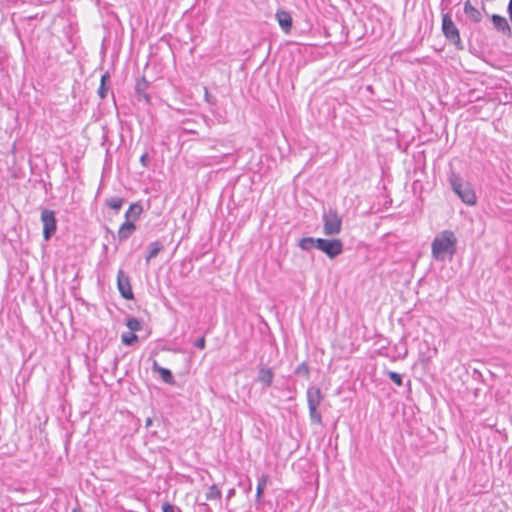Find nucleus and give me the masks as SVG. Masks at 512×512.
<instances>
[{
	"instance_id": "26",
	"label": "nucleus",
	"mask_w": 512,
	"mask_h": 512,
	"mask_svg": "<svg viewBox=\"0 0 512 512\" xmlns=\"http://www.w3.org/2000/svg\"><path fill=\"white\" fill-rule=\"evenodd\" d=\"M295 373L297 375H304V376H308L309 374V368L307 366L306 363H301L295 370Z\"/></svg>"
},
{
	"instance_id": "33",
	"label": "nucleus",
	"mask_w": 512,
	"mask_h": 512,
	"mask_svg": "<svg viewBox=\"0 0 512 512\" xmlns=\"http://www.w3.org/2000/svg\"><path fill=\"white\" fill-rule=\"evenodd\" d=\"M151 424H152V419L151 418H147L146 419V426L149 427Z\"/></svg>"
},
{
	"instance_id": "12",
	"label": "nucleus",
	"mask_w": 512,
	"mask_h": 512,
	"mask_svg": "<svg viewBox=\"0 0 512 512\" xmlns=\"http://www.w3.org/2000/svg\"><path fill=\"white\" fill-rule=\"evenodd\" d=\"M464 13L474 23H478L482 19L481 12L472 5L470 0L464 3Z\"/></svg>"
},
{
	"instance_id": "10",
	"label": "nucleus",
	"mask_w": 512,
	"mask_h": 512,
	"mask_svg": "<svg viewBox=\"0 0 512 512\" xmlns=\"http://www.w3.org/2000/svg\"><path fill=\"white\" fill-rule=\"evenodd\" d=\"M136 226L133 221H125L118 230V239L119 241H125L131 237V235L135 232Z\"/></svg>"
},
{
	"instance_id": "18",
	"label": "nucleus",
	"mask_w": 512,
	"mask_h": 512,
	"mask_svg": "<svg viewBox=\"0 0 512 512\" xmlns=\"http://www.w3.org/2000/svg\"><path fill=\"white\" fill-rule=\"evenodd\" d=\"M123 203H124V199L121 197H117V196L110 197L105 200V204L109 208H111L115 211H119L121 209Z\"/></svg>"
},
{
	"instance_id": "24",
	"label": "nucleus",
	"mask_w": 512,
	"mask_h": 512,
	"mask_svg": "<svg viewBox=\"0 0 512 512\" xmlns=\"http://www.w3.org/2000/svg\"><path fill=\"white\" fill-rule=\"evenodd\" d=\"M126 326L129 328L130 332L133 333L141 329V323L135 317L128 318L126 321Z\"/></svg>"
},
{
	"instance_id": "21",
	"label": "nucleus",
	"mask_w": 512,
	"mask_h": 512,
	"mask_svg": "<svg viewBox=\"0 0 512 512\" xmlns=\"http://www.w3.org/2000/svg\"><path fill=\"white\" fill-rule=\"evenodd\" d=\"M109 79H110V76H109L108 72L103 74L101 77V83H100V87L98 89V95L101 99H104L107 96L108 88L106 87V81H108Z\"/></svg>"
},
{
	"instance_id": "29",
	"label": "nucleus",
	"mask_w": 512,
	"mask_h": 512,
	"mask_svg": "<svg viewBox=\"0 0 512 512\" xmlns=\"http://www.w3.org/2000/svg\"><path fill=\"white\" fill-rule=\"evenodd\" d=\"M140 162H141V164H142L144 167H147V166H148L149 157H148V154H147V153H144L143 155H141V157H140Z\"/></svg>"
},
{
	"instance_id": "23",
	"label": "nucleus",
	"mask_w": 512,
	"mask_h": 512,
	"mask_svg": "<svg viewBox=\"0 0 512 512\" xmlns=\"http://www.w3.org/2000/svg\"><path fill=\"white\" fill-rule=\"evenodd\" d=\"M121 340L125 345H133L138 340V336L133 332H125L121 335Z\"/></svg>"
},
{
	"instance_id": "11",
	"label": "nucleus",
	"mask_w": 512,
	"mask_h": 512,
	"mask_svg": "<svg viewBox=\"0 0 512 512\" xmlns=\"http://www.w3.org/2000/svg\"><path fill=\"white\" fill-rule=\"evenodd\" d=\"M276 19L279 23V26L282 28L283 31L286 33L291 30L292 27V18L291 15L284 10H278L276 12Z\"/></svg>"
},
{
	"instance_id": "17",
	"label": "nucleus",
	"mask_w": 512,
	"mask_h": 512,
	"mask_svg": "<svg viewBox=\"0 0 512 512\" xmlns=\"http://www.w3.org/2000/svg\"><path fill=\"white\" fill-rule=\"evenodd\" d=\"M222 492L216 484L211 485L205 493V498L208 501L220 499Z\"/></svg>"
},
{
	"instance_id": "13",
	"label": "nucleus",
	"mask_w": 512,
	"mask_h": 512,
	"mask_svg": "<svg viewBox=\"0 0 512 512\" xmlns=\"http://www.w3.org/2000/svg\"><path fill=\"white\" fill-rule=\"evenodd\" d=\"M274 373L271 368L261 367L258 372V381L265 387L272 385Z\"/></svg>"
},
{
	"instance_id": "25",
	"label": "nucleus",
	"mask_w": 512,
	"mask_h": 512,
	"mask_svg": "<svg viewBox=\"0 0 512 512\" xmlns=\"http://www.w3.org/2000/svg\"><path fill=\"white\" fill-rule=\"evenodd\" d=\"M389 379L394 382L396 385L401 386L402 385V376L394 371H389L387 373Z\"/></svg>"
},
{
	"instance_id": "7",
	"label": "nucleus",
	"mask_w": 512,
	"mask_h": 512,
	"mask_svg": "<svg viewBox=\"0 0 512 512\" xmlns=\"http://www.w3.org/2000/svg\"><path fill=\"white\" fill-rule=\"evenodd\" d=\"M117 287L124 299H133L130 277L122 269H120L117 273Z\"/></svg>"
},
{
	"instance_id": "27",
	"label": "nucleus",
	"mask_w": 512,
	"mask_h": 512,
	"mask_svg": "<svg viewBox=\"0 0 512 512\" xmlns=\"http://www.w3.org/2000/svg\"><path fill=\"white\" fill-rule=\"evenodd\" d=\"M162 512H176V507L169 502H165L162 505Z\"/></svg>"
},
{
	"instance_id": "15",
	"label": "nucleus",
	"mask_w": 512,
	"mask_h": 512,
	"mask_svg": "<svg viewBox=\"0 0 512 512\" xmlns=\"http://www.w3.org/2000/svg\"><path fill=\"white\" fill-rule=\"evenodd\" d=\"M143 211L142 205L140 203H133L129 206L128 210L125 213V218L127 221H136Z\"/></svg>"
},
{
	"instance_id": "22",
	"label": "nucleus",
	"mask_w": 512,
	"mask_h": 512,
	"mask_svg": "<svg viewBox=\"0 0 512 512\" xmlns=\"http://www.w3.org/2000/svg\"><path fill=\"white\" fill-rule=\"evenodd\" d=\"M308 409L311 423L322 425V416L321 413L318 411V408L308 407Z\"/></svg>"
},
{
	"instance_id": "6",
	"label": "nucleus",
	"mask_w": 512,
	"mask_h": 512,
	"mask_svg": "<svg viewBox=\"0 0 512 512\" xmlns=\"http://www.w3.org/2000/svg\"><path fill=\"white\" fill-rule=\"evenodd\" d=\"M442 31L444 36L453 44L461 43L459 30L449 14H444L442 17Z\"/></svg>"
},
{
	"instance_id": "5",
	"label": "nucleus",
	"mask_w": 512,
	"mask_h": 512,
	"mask_svg": "<svg viewBox=\"0 0 512 512\" xmlns=\"http://www.w3.org/2000/svg\"><path fill=\"white\" fill-rule=\"evenodd\" d=\"M41 222L43 224V237L48 241L57 230V221L54 211L44 209L41 212Z\"/></svg>"
},
{
	"instance_id": "2",
	"label": "nucleus",
	"mask_w": 512,
	"mask_h": 512,
	"mask_svg": "<svg viewBox=\"0 0 512 512\" xmlns=\"http://www.w3.org/2000/svg\"><path fill=\"white\" fill-rule=\"evenodd\" d=\"M449 183L453 192L465 203L468 205H474L476 203V195L470 185L465 182L462 177L455 173L454 171L450 172L449 175Z\"/></svg>"
},
{
	"instance_id": "31",
	"label": "nucleus",
	"mask_w": 512,
	"mask_h": 512,
	"mask_svg": "<svg viewBox=\"0 0 512 512\" xmlns=\"http://www.w3.org/2000/svg\"><path fill=\"white\" fill-rule=\"evenodd\" d=\"M234 494H235V489H230V490L228 491L227 498L229 499V498L233 497V496H234Z\"/></svg>"
},
{
	"instance_id": "30",
	"label": "nucleus",
	"mask_w": 512,
	"mask_h": 512,
	"mask_svg": "<svg viewBox=\"0 0 512 512\" xmlns=\"http://www.w3.org/2000/svg\"><path fill=\"white\" fill-rule=\"evenodd\" d=\"M507 11H508L510 20L512 21V0H509Z\"/></svg>"
},
{
	"instance_id": "20",
	"label": "nucleus",
	"mask_w": 512,
	"mask_h": 512,
	"mask_svg": "<svg viewBox=\"0 0 512 512\" xmlns=\"http://www.w3.org/2000/svg\"><path fill=\"white\" fill-rule=\"evenodd\" d=\"M298 246L305 251H309L316 247V239L312 237H304L300 239Z\"/></svg>"
},
{
	"instance_id": "4",
	"label": "nucleus",
	"mask_w": 512,
	"mask_h": 512,
	"mask_svg": "<svg viewBox=\"0 0 512 512\" xmlns=\"http://www.w3.org/2000/svg\"><path fill=\"white\" fill-rule=\"evenodd\" d=\"M316 248L333 259L343 251V243L340 239H316Z\"/></svg>"
},
{
	"instance_id": "19",
	"label": "nucleus",
	"mask_w": 512,
	"mask_h": 512,
	"mask_svg": "<svg viewBox=\"0 0 512 512\" xmlns=\"http://www.w3.org/2000/svg\"><path fill=\"white\" fill-rule=\"evenodd\" d=\"M268 475L263 474L259 479L257 483V489H256V498L259 500L262 497V494L267 486L268 483Z\"/></svg>"
},
{
	"instance_id": "8",
	"label": "nucleus",
	"mask_w": 512,
	"mask_h": 512,
	"mask_svg": "<svg viewBox=\"0 0 512 512\" xmlns=\"http://www.w3.org/2000/svg\"><path fill=\"white\" fill-rule=\"evenodd\" d=\"M308 407L318 408L324 399V395L319 387L310 386L306 392Z\"/></svg>"
},
{
	"instance_id": "34",
	"label": "nucleus",
	"mask_w": 512,
	"mask_h": 512,
	"mask_svg": "<svg viewBox=\"0 0 512 512\" xmlns=\"http://www.w3.org/2000/svg\"><path fill=\"white\" fill-rule=\"evenodd\" d=\"M136 90L140 93V84H137Z\"/></svg>"
},
{
	"instance_id": "14",
	"label": "nucleus",
	"mask_w": 512,
	"mask_h": 512,
	"mask_svg": "<svg viewBox=\"0 0 512 512\" xmlns=\"http://www.w3.org/2000/svg\"><path fill=\"white\" fill-rule=\"evenodd\" d=\"M153 370L159 373L161 379L165 383H167V384H174V382H175L174 376H173L172 372L169 369L161 367V366H159L157 364V362H154Z\"/></svg>"
},
{
	"instance_id": "1",
	"label": "nucleus",
	"mask_w": 512,
	"mask_h": 512,
	"mask_svg": "<svg viewBox=\"0 0 512 512\" xmlns=\"http://www.w3.org/2000/svg\"><path fill=\"white\" fill-rule=\"evenodd\" d=\"M457 238L451 230H444L436 235L431 243L432 256L437 261L452 258L456 252Z\"/></svg>"
},
{
	"instance_id": "28",
	"label": "nucleus",
	"mask_w": 512,
	"mask_h": 512,
	"mask_svg": "<svg viewBox=\"0 0 512 512\" xmlns=\"http://www.w3.org/2000/svg\"><path fill=\"white\" fill-rule=\"evenodd\" d=\"M205 344H206V341H205V338L204 337H201L199 338L196 342H195V347L198 348V349H204L205 348Z\"/></svg>"
},
{
	"instance_id": "3",
	"label": "nucleus",
	"mask_w": 512,
	"mask_h": 512,
	"mask_svg": "<svg viewBox=\"0 0 512 512\" xmlns=\"http://www.w3.org/2000/svg\"><path fill=\"white\" fill-rule=\"evenodd\" d=\"M323 233L327 236H333L340 233L342 228V218L336 210L329 209L324 211L323 216Z\"/></svg>"
},
{
	"instance_id": "9",
	"label": "nucleus",
	"mask_w": 512,
	"mask_h": 512,
	"mask_svg": "<svg viewBox=\"0 0 512 512\" xmlns=\"http://www.w3.org/2000/svg\"><path fill=\"white\" fill-rule=\"evenodd\" d=\"M491 21L497 31L502 32L506 36H511L512 31L505 17L493 14L491 16Z\"/></svg>"
},
{
	"instance_id": "32",
	"label": "nucleus",
	"mask_w": 512,
	"mask_h": 512,
	"mask_svg": "<svg viewBox=\"0 0 512 512\" xmlns=\"http://www.w3.org/2000/svg\"><path fill=\"white\" fill-rule=\"evenodd\" d=\"M202 505L205 507V512H211L210 507L206 503H203Z\"/></svg>"
},
{
	"instance_id": "16",
	"label": "nucleus",
	"mask_w": 512,
	"mask_h": 512,
	"mask_svg": "<svg viewBox=\"0 0 512 512\" xmlns=\"http://www.w3.org/2000/svg\"><path fill=\"white\" fill-rule=\"evenodd\" d=\"M163 249V245L159 241H154L148 246V255L146 256V262H150L151 259L155 258L159 252Z\"/></svg>"
}]
</instances>
